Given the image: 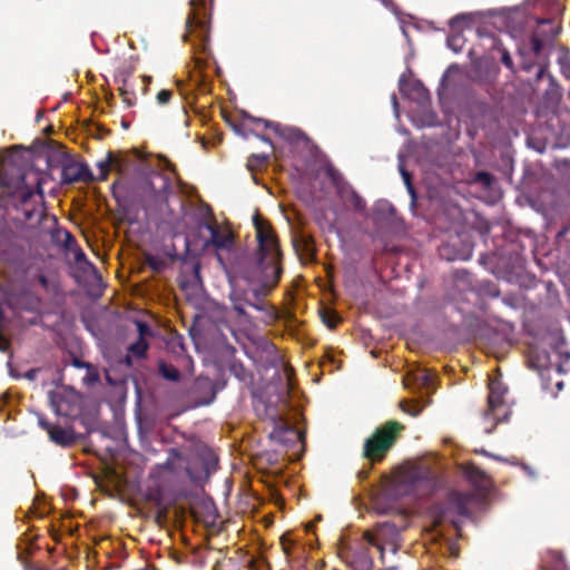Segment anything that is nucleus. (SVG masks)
Segmentation results:
<instances>
[{
  "label": "nucleus",
  "instance_id": "obj_1",
  "mask_svg": "<svg viewBox=\"0 0 570 570\" xmlns=\"http://www.w3.org/2000/svg\"><path fill=\"white\" fill-rule=\"evenodd\" d=\"M258 242V252L252 268L246 271L245 278L250 287L240 293L246 305L257 309L266 311L265 298L277 285L283 272L282 250L278 239L265 219L257 213L253 217Z\"/></svg>",
  "mask_w": 570,
  "mask_h": 570
},
{
  "label": "nucleus",
  "instance_id": "obj_2",
  "mask_svg": "<svg viewBox=\"0 0 570 570\" xmlns=\"http://www.w3.org/2000/svg\"><path fill=\"white\" fill-rule=\"evenodd\" d=\"M124 189L119 181H115L111 186L114 197L128 214L138 215L142 210L146 220L176 227L179 217H170L173 210L168 206V196L173 187L167 176L156 173Z\"/></svg>",
  "mask_w": 570,
  "mask_h": 570
},
{
  "label": "nucleus",
  "instance_id": "obj_3",
  "mask_svg": "<svg viewBox=\"0 0 570 570\" xmlns=\"http://www.w3.org/2000/svg\"><path fill=\"white\" fill-rule=\"evenodd\" d=\"M405 425L391 420L377 426L374 432L364 440L362 456L368 461L370 465L381 463L389 452L396 444Z\"/></svg>",
  "mask_w": 570,
  "mask_h": 570
},
{
  "label": "nucleus",
  "instance_id": "obj_4",
  "mask_svg": "<svg viewBox=\"0 0 570 570\" xmlns=\"http://www.w3.org/2000/svg\"><path fill=\"white\" fill-rule=\"evenodd\" d=\"M28 175L19 177V184L12 193V204L17 210H20L24 217V220L31 222L37 219L41 222L43 217V190L42 181L39 177L35 178V186H28Z\"/></svg>",
  "mask_w": 570,
  "mask_h": 570
},
{
  "label": "nucleus",
  "instance_id": "obj_5",
  "mask_svg": "<svg viewBox=\"0 0 570 570\" xmlns=\"http://www.w3.org/2000/svg\"><path fill=\"white\" fill-rule=\"evenodd\" d=\"M472 494L468 492L451 491L444 503L436 504L432 509L435 525L450 522L455 530H460L459 518L470 514L469 505Z\"/></svg>",
  "mask_w": 570,
  "mask_h": 570
},
{
  "label": "nucleus",
  "instance_id": "obj_6",
  "mask_svg": "<svg viewBox=\"0 0 570 570\" xmlns=\"http://www.w3.org/2000/svg\"><path fill=\"white\" fill-rule=\"evenodd\" d=\"M189 4L191 9L186 18L184 40L191 41L195 37L205 46L209 36V13L205 0H190Z\"/></svg>",
  "mask_w": 570,
  "mask_h": 570
},
{
  "label": "nucleus",
  "instance_id": "obj_7",
  "mask_svg": "<svg viewBox=\"0 0 570 570\" xmlns=\"http://www.w3.org/2000/svg\"><path fill=\"white\" fill-rule=\"evenodd\" d=\"M508 392L507 386L499 380H490L488 407L484 411V419H492L493 426L500 422H504L509 416V409L505 404L504 396Z\"/></svg>",
  "mask_w": 570,
  "mask_h": 570
},
{
  "label": "nucleus",
  "instance_id": "obj_8",
  "mask_svg": "<svg viewBox=\"0 0 570 570\" xmlns=\"http://www.w3.org/2000/svg\"><path fill=\"white\" fill-rule=\"evenodd\" d=\"M197 459L202 464V471L191 466L186 469L187 475L194 483L207 481L218 468V456L208 446H200L197 449Z\"/></svg>",
  "mask_w": 570,
  "mask_h": 570
},
{
  "label": "nucleus",
  "instance_id": "obj_9",
  "mask_svg": "<svg viewBox=\"0 0 570 570\" xmlns=\"http://www.w3.org/2000/svg\"><path fill=\"white\" fill-rule=\"evenodd\" d=\"M38 424L48 433L49 440L58 446L70 448L77 442V435L70 428L52 424L42 415L38 417Z\"/></svg>",
  "mask_w": 570,
  "mask_h": 570
},
{
  "label": "nucleus",
  "instance_id": "obj_10",
  "mask_svg": "<svg viewBox=\"0 0 570 570\" xmlns=\"http://www.w3.org/2000/svg\"><path fill=\"white\" fill-rule=\"evenodd\" d=\"M94 175L86 164L76 163L71 159L65 161L61 168V181L63 184H73L78 181L90 183Z\"/></svg>",
  "mask_w": 570,
  "mask_h": 570
},
{
  "label": "nucleus",
  "instance_id": "obj_11",
  "mask_svg": "<svg viewBox=\"0 0 570 570\" xmlns=\"http://www.w3.org/2000/svg\"><path fill=\"white\" fill-rule=\"evenodd\" d=\"M331 177L336 186L338 197L346 206H350L351 208L358 213L365 210V200L348 183L343 181L342 179H337L336 175L334 174H332Z\"/></svg>",
  "mask_w": 570,
  "mask_h": 570
},
{
  "label": "nucleus",
  "instance_id": "obj_12",
  "mask_svg": "<svg viewBox=\"0 0 570 570\" xmlns=\"http://www.w3.org/2000/svg\"><path fill=\"white\" fill-rule=\"evenodd\" d=\"M205 228L209 232L210 238L206 242V246L212 245L216 249L230 250L234 246V236L230 230H222L217 223L207 222Z\"/></svg>",
  "mask_w": 570,
  "mask_h": 570
},
{
  "label": "nucleus",
  "instance_id": "obj_13",
  "mask_svg": "<svg viewBox=\"0 0 570 570\" xmlns=\"http://www.w3.org/2000/svg\"><path fill=\"white\" fill-rule=\"evenodd\" d=\"M131 73L130 67H119L115 73V80L119 85V95L127 107H132L136 104V95L128 83Z\"/></svg>",
  "mask_w": 570,
  "mask_h": 570
},
{
  "label": "nucleus",
  "instance_id": "obj_14",
  "mask_svg": "<svg viewBox=\"0 0 570 570\" xmlns=\"http://www.w3.org/2000/svg\"><path fill=\"white\" fill-rule=\"evenodd\" d=\"M429 473L430 472L426 469L411 465L401 470L399 474V482L405 484L411 490H414L417 488L420 482L428 478Z\"/></svg>",
  "mask_w": 570,
  "mask_h": 570
},
{
  "label": "nucleus",
  "instance_id": "obj_15",
  "mask_svg": "<svg viewBox=\"0 0 570 570\" xmlns=\"http://www.w3.org/2000/svg\"><path fill=\"white\" fill-rule=\"evenodd\" d=\"M385 529H391V530H394L395 527L389 522H384V523H379L376 524L375 529H374V532L372 531H365L363 533V539L370 544V546H373L375 548L379 549L380 551V554H381V561L382 563H384V547L383 544L380 542V537L382 534V532L385 530Z\"/></svg>",
  "mask_w": 570,
  "mask_h": 570
},
{
  "label": "nucleus",
  "instance_id": "obj_16",
  "mask_svg": "<svg viewBox=\"0 0 570 570\" xmlns=\"http://www.w3.org/2000/svg\"><path fill=\"white\" fill-rule=\"evenodd\" d=\"M400 85V91L404 95H410L411 92H415L417 96V99L425 100L429 98V92L424 88L423 83L421 81H412L409 82L404 76L400 78L399 81Z\"/></svg>",
  "mask_w": 570,
  "mask_h": 570
},
{
  "label": "nucleus",
  "instance_id": "obj_17",
  "mask_svg": "<svg viewBox=\"0 0 570 570\" xmlns=\"http://www.w3.org/2000/svg\"><path fill=\"white\" fill-rule=\"evenodd\" d=\"M119 163V159L116 158L111 151H109L106 158L97 164V167L99 169L98 179L106 180L112 167L116 168L117 170H121Z\"/></svg>",
  "mask_w": 570,
  "mask_h": 570
},
{
  "label": "nucleus",
  "instance_id": "obj_18",
  "mask_svg": "<svg viewBox=\"0 0 570 570\" xmlns=\"http://www.w3.org/2000/svg\"><path fill=\"white\" fill-rule=\"evenodd\" d=\"M158 372L167 381L179 382L181 374L176 366L165 361L158 362Z\"/></svg>",
  "mask_w": 570,
  "mask_h": 570
},
{
  "label": "nucleus",
  "instance_id": "obj_19",
  "mask_svg": "<svg viewBox=\"0 0 570 570\" xmlns=\"http://www.w3.org/2000/svg\"><path fill=\"white\" fill-rule=\"evenodd\" d=\"M149 348V343L147 340L137 338L134 343H131L128 346V354H131L132 356L137 358H144L146 357V353Z\"/></svg>",
  "mask_w": 570,
  "mask_h": 570
},
{
  "label": "nucleus",
  "instance_id": "obj_20",
  "mask_svg": "<svg viewBox=\"0 0 570 570\" xmlns=\"http://www.w3.org/2000/svg\"><path fill=\"white\" fill-rule=\"evenodd\" d=\"M230 301L233 303V308L234 311L240 316V317H244L246 321H249V316L248 314L246 313L245 311V305L246 303H244V299L240 295V292L238 291H233L230 293Z\"/></svg>",
  "mask_w": 570,
  "mask_h": 570
},
{
  "label": "nucleus",
  "instance_id": "obj_21",
  "mask_svg": "<svg viewBox=\"0 0 570 570\" xmlns=\"http://www.w3.org/2000/svg\"><path fill=\"white\" fill-rule=\"evenodd\" d=\"M355 562L358 570H372L374 566L373 558L367 548L360 552Z\"/></svg>",
  "mask_w": 570,
  "mask_h": 570
},
{
  "label": "nucleus",
  "instance_id": "obj_22",
  "mask_svg": "<svg viewBox=\"0 0 570 570\" xmlns=\"http://www.w3.org/2000/svg\"><path fill=\"white\" fill-rule=\"evenodd\" d=\"M229 371L233 373L239 381H246L249 376L246 367L238 361H233L229 365Z\"/></svg>",
  "mask_w": 570,
  "mask_h": 570
},
{
  "label": "nucleus",
  "instance_id": "obj_23",
  "mask_svg": "<svg viewBox=\"0 0 570 570\" xmlns=\"http://www.w3.org/2000/svg\"><path fill=\"white\" fill-rule=\"evenodd\" d=\"M50 402L51 405L55 409V412L59 415H67V411L63 409L62 402H63V395L58 392H51L50 393Z\"/></svg>",
  "mask_w": 570,
  "mask_h": 570
},
{
  "label": "nucleus",
  "instance_id": "obj_24",
  "mask_svg": "<svg viewBox=\"0 0 570 570\" xmlns=\"http://www.w3.org/2000/svg\"><path fill=\"white\" fill-rule=\"evenodd\" d=\"M473 180L485 188H490L494 183V176L488 171L481 170L475 173Z\"/></svg>",
  "mask_w": 570,
  "mask_h": 570
},
{
  "label": "nucleus",
  "instance_id": "obj_25",
  "mask_svg": "<svg viewBox=\"0 0 570 570\" xmlns=\"http://www.w3.org/2000/svg\"><path fill=\"white\" fill-rule=\"evenodd\" d=\"M137 326L138 337L142 340H147L148 337L154 336L153 328L150 325L144 321H135Z\"/></svg>",
  "mask_w": 570,
  "mask_h": 570
},
{
  "label": "nucleus",
  "instance_id": "obj_26",
  "mask_svg": "<svg viewBox=\"0 0 570 570\" xmlns=\"http://www.w3.org/2000/svg\"><path fill=\"white\" fill-rule=\"evenodd\" d=\"M269 160V156L266 155V154H255V155H252L248 159V165L253 168V167H259V166H263L265 164H267Z\"/></svg>",
  "mask_w": 570,
  "mask_h": 570
},
{
  "label": "nucleus",
  "instance_id": "obj_27",
  "mask_svg": "<svg viewBox=\"0 0 570 570\" xmlns=\"http://www.w3.org/2000/svg\"><path fill=\"white\" fill-rule=\"evenodd\" d=\"M400 407L403 412L411 416H417L421 413V409L415 404H409L407 401L403 400L400 402Z\"/></svg>",
  "mask_w": 570,
  "mask_h": 570
},
{
  "label": "nucleus",
  "instance_id": "obj_28",
  "mask_svg": "<svg viewBox=\"0 0 570 570\" xmlns=\"http://www.w3.org/2000/svg\"><path fill=\"white\" fill-rule=\"evenodd\" d=\"M174 95V91L171 89H161L158 94H157V102L159 105H167L171 97Z\"/></svg>",
  "mask_w": 570,
  "mask_h": 570
},
{
  "label": "nucleus",
  "instance_id": "obj_29",
  "mask_svg": "<svg viewBox=\"0 0 570 570\" xmlns=\"http://www.w3.org/2000/svg\"><path fill=\"white\" fill-rule=\"evenodd\" d=\"M401 175L403 177V180L406 185V188L409 193L411 194L412 198L415 199V189L411 183V175L407 170H405L403 167H400Z\"/></svg>",
  "mask_w": 570,
  "mask_h": 570
},
{
  "label": "nucleus",
  "instance_id": "obj_30",
  "mask_svg": "<svg viewBox=\"0 0 570 570\" xmlns=\"http://www.w3.org/2000/svg\"><path fill=\"white\" fill-rule=\"evenodd\" d=\"M531 42V50L535 56H539L541 53V50L543 48V41L533 33L530 39Z\"/></svg>",
  "mask_w": 570,
  "mask_h": 570
},
{
  "label": "nucleus",
  "instance_id": "obj_31",
  "mask_svg": "<svg viewBox=\"0 0 570 570\" xmlns=\"http://www.w3.org/2000/svg\"><path fill=\"white\" fill-rule=\"evenodd\" d=\"M250 121L253 122H256V124H263L265 128H273L276 132L279 131V125L278 124H272L269 122L268 120H264V119H259V118H255L253 116H248L247 117Z\"/></svg>",
  "mask_w": 570,
  "mask_h": 570
},
{
  "label": "nucleus",
  "instance_id": "obj_32",
  "mask_svg": "<svg viewBox=\"0 0 570 570\" xmlns=\"http://www.w3.org/2000/svg\"><path fill=\"white\" fill-rule=\"evenodd\" d=\"M75 261L77 263H85L90 267L95 268V266L87 259L85 252L79 247L75 250Z\"/></svg>",
  "mask_w": 570,
  "mask_h": 570
},
{
  "label": "nucleus",
  "instance_id": "obj_33",
  "mask_svg": "<svg viewBox=\"0 0 570 570\" xmlns=\"http://www.w3.org/2000/svg\"><path fill=\"white\" fill-rule=\"evenodd\" d=\"M65 246L68 249H72L73 246H77V240L75 236L67 230L65 232Z\"/></svg>",
  "mask_w": 570,
  "mask_h": 570
},
{
  "label": "nucleus",
  "instance_id": "obj_34",
  "mask_svg": "<svg viewBox=\"0 0 570 570\" xmlns=\"http://www.w3.org/2000/svg\"><path fill=\"white\" fill-rule=\"evenodd\" d=\"M501 61H502V63H503L507 68H509L510 70H512V69H513V61H512V58H511L510 53L508 52V50H505V49L502 51Z\"/></svg>",
  "mask_w": 570,
  "mask_h": 570
},
{
  "label": "nucleus",
  "instance_id": "obj_35",
  "mask_svg": "<svg viewBox=\"0 0 570 570\" xmlns=\"http://www.w3.org/2000/svg\"><path fill=\"white\" fill-rule=\"evenodd\" d=\"M468 20V16L465 14H458L455 17H453L450 21V24L452 28H454L456 24H459L460 22H463V21H466Z\"/></svg>",
  "mask_w": 570,
  "mask_h": 570
},
{
  "label": "nucleus",
  "instance_id": "obj_36",
  "mask_svg": "<svg viewBox=\"0 0 570 570\" xmlns=\"http://www.w3.org/2000/svg\"><path fill=\"white\" fill-rule=\"evenodd\" d=\"M39 373V368H31L24 373V377L29 381H35L37 379V375Z\"/></svg>",
  "mask_w": 570,
  "mask_h": 570
},
{
  "label": "nucleus",
  "instance_id": "obj_37",
  "mask_svg": "<svg viewBox=\"0 0 570 570\" xmlns=\"http://www.w3.org/2000/svg\"><path fill=\"white\" fill-rule=\"evenodd\" d=\"M546 71H547V66L540 65L537 73H535V80L540 81L543 78Z\"/></svg>",
  "mask_w": 570,
  "mask_h": 570
},
{
  "label": "nucleus",
  "instance_id": "obj_38",
  "mask_svg": "<svg viewBox=\"0 0 570 570\" xmlns=\"http://www.w3.org/2000/svg\"><path fill=\"white\" fill-rule=\"evenodd\" d=\"M323 321L328 327L334 328L338 320L335 315H333V318H325V316H323Z\"/></svg>",
  "mask_w": 570,
  "mask_h": 570
},
{
  "label": "nucleus",
  "instance_id": "obj_39",
  "mask_svg": "<svg viewBox=\"0 0 570 570\" xmlns=\"http://www.w3.org/2000/svg\"><path fill=\"white\" fill-rule=\"evenodd\" d=\"M466 473H468V475H469V476H471V478H472V476H474V475H482V472H481L478 468H475V466H471V468L468 470V472H466Z\"/></svg>",
  "mask_w": 570,
  "mask_h": 570
},
{
  "label": "nucleus",
  "instance_id": "obj_40",
  "mask_svg": "<svg viewBox=\"0 0 570 570\" xmlns=\"http://www.w3.org/2000/svg\"><path fill=\"white\" fill-rule=\"evenodd\" d=\"M225 350H226V353L230 356H233L236 352V348L229 343H226Z\"/></svg>",
  "mask_w": 570,
  "mask_h": 570
},
{
  "label": "nucleus",
  "instance_id": "obj_41",
  "mask_svg": "<svg viewBox=\"0 0 570 570\" xmlns=\"http://www.w3.org/2000/svg\"><path fill=\"white\" fill-rule=\"evenodd\" d=\"M38 282H39V284L42 287L47 288V286H48V278L45 275H39Z\"/></svg>",
  "mask_w": 570,
  "mask_h": 570
},
{
  "label": "nucleus",
  "instance_id": "obj_42",
  "mask_svg": "<svg viewBox=\"0 0 570 570\" xmlns=\"http://www.w3.org/2000/svg\"><path fill=\"white\" fill-rule=\"evenodd\" d=\"M475 452H476V453H479V454L485 455V456H490V458H493V459H499L497 455H493V454L489 453V452H488L487 450H484V449L476 450Z\"/></svg>",
  "mask_w": 570,
  "mask_h": 570
},
{
  "label": "nucleus",
  "instance_id": "obj_43",
  "mask_svg": "<svg viewBox=\"0 0 570 570\" xmlns=\"http://www.w3.org/2000/svg\"><path fill=\"white\" fill-rule=\"evenodd\" d=\"M562 73H563L568 79H570V65H567V66H563V67H562Z\"/></svg>",
  "mask_w": 570,
  "mask_h": 570
},
{
  "label": "nucleus",
  "instance_id": "obj_44",
  "mask_svg": "<svg viewBox=\"0 0 570 570\" xmlns=\"http://www.w3.org/2000/svg\"><path fill=\"white\" fill-rule=\"evenodd\" d=\"M257 137H258L261 140H263V141L267 142V144H269V145L272 144L271 139H269L268 137H266V136L257 135Z\"/></svg>",
  "mask_w": 570,
  "mask_h": 570
},
{
  "label": "nucleus",
  "instance_id": "obj_45",
  "mask_svg": "<svg viewBox=\"0 0 570 570\" xmlns=\"http://www.w3.org/2000/svg\"><path fill=\"white\" fill-rule=\"evenodd\" d=\"M282 546H283V549H284L285 553L288 554L289 553V548L286 546L284 538H282Z\"/></svg>",
  "mask_w": 570,
  "mask_h": 570
},
{
  "label": "nucleus",
  "instance_id": "obj_46",
  "mask_svg": "<svg viewBox=\"0 0 570 570\" xmlns=\"http://www.w3.org/2000/svg\"><path fill=\"white\" fill-rule=\"evenodd\" d=\"M75 365H76L77 367H83L86 364H85V363H82L81 361L76 360V361H75Z\"/></svg>",
  "mask_w": 570,
  "mask_h": 570
},
{
  "label": "nucleus",
  "instance_id": "obj_47",
  "mask_svg": "<svg viewBox=\"0 0 570 570\" xmlns=\"http://www.w3.org/2000/svg\"><path fill=\"white\" fill-rule=\"evenodd\" d=\"M358 474L361 478H367L368 471H361Z\"/></svg>",
  "mask_w": 570,
  "mask_h": 570
},
{
  "label": "nucleus",
  "instance_id": "obj_48",
  "mask_svg": "<svg viewBox=\"0 0 570 570\" xmlns=\"http://www.w3.org/2000/svg\"><path fill=\"white\" fill-rule=\"evenodd\" d=\"M142 80H144L145 82H150V81H151V77H149V76H144V77H142Z\"/></svg>",
  "mask_w": 570,
  "mask_h": 570
},
{
  "label": "nucleus",
  "instance_id": "obj_49",
  "mask_svg": "<svg viewBox=\"0 0 570 570\" xmlns=\"http://www.w3.org/2000/svg\"><path fill=\"white\" fill-rule=\"evenodd\" d=\"M385 569H386V570H396V569H397V567H396V566H390V567H386Z\"/></svg>",
  "mask_w": 570,
  "mask_h": 570
},
{
  "label": "nucleus",
  "instance_id": "obj_50",
  "mask_svg": "<svg viewBox=\"0 0 570 570\" xmlns=\"http://www.w3.org/2000/svg\"><path fill=\"white\" fill-rule=\"evenodd\" d=\"M523 69H524V70H527V71H529V70L531 69V65H524V66H523Z\"/></svg>",
  "mask_w": 570,
  "mask_h": 570
},
{
  "label": "nucleus",
  "instance_id": "obj_51",
  "mask_svg": "<svg viewBox=\"0 0 570 570\" xmlns=\"http://www.w3.org/2000/svg\"><path fill=\"white\" fill-rule=\"evenodd\" d=\"M149 264H150V266H151L154 269H157L156 264H154V263H151V262H149Z\"/></svg>",
  "mask_w": 570,
  "mask_h": 570
},
{
  "label": "nucleus",
  "instance_id": "obj_52",
  "mask_svg": "<svg viewBox=\"0 0 570 570\" xmlns=\"http://www.w3.org/2000/svg\"><path fill=\"white\" fill-rule=\"evenodd\" d=\"M312 528H313V525H312V524H308V525L306 527V530H307V531H311V530H312Z\"/></svg>",
  "mask_w": 570,
  "mask_h": 570
},
{
  "label": "nucleus",
  "instance_id": "obj_53",
  "mask_svg": "<svg viewBox=\"0 0 570 570\" xmlns=\"http://www.w3.org/2000/svg\"><path fill=\"white\" fill-rule=\"evenodd\" d=\"M393 101H394V105L397 106L396 97L395 96H393Z\"/></svg>",
  "mask_w": 570,
  "mask_h": 570
},
{
  "label": "nucleus",
  "instance_id": "obj_54",
  "mask_svg": "<svg viewBox=\"0 0 570 570\" xmlns=\"http://www.w3.org/2000/svg\"><path fill=\"white\" fill-rule=\"evenodd\" d=\"M0 180H1L2 184H6L3 176L0 177Z\"/></svg>",
  "mask_w": 570,
  "mask_h": 570
}]
</instances>
